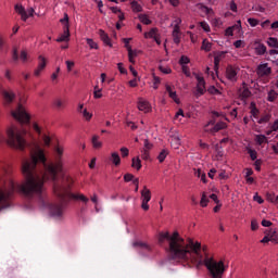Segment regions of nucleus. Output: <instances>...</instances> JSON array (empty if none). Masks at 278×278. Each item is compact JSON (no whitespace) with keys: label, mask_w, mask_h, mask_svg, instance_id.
<instances>
[{"label":"nucleus","mask_w":278,"mask_h":278,"mask_svg":"<svg viewBox=\"0 0 278 278\" xmlns=\"http://www.w3.org/2000/svg\"><path fill=\"white\" fill-rule=\"evenodd\" d=\"M230 10L231 12H238V4L233 0L230 2Z\"/></svg>","instance_id":"obj_61"},{"label":"nucleus","mask_w":278,"mask_h":278,"mask_svg":"<svg viewBox=\"0 0 278 278\" xmlns=\"http://www.w3.org/2000/svg\"><path fill=\"white\" fill-rule=\"evenodd\" d=\"M248 153H249L252 162H255V160H257V151H255L253 149H248Z\"/></svg>","instance_id":"obj_38"},{"label":"nucleus","mask_w":278,"mask_h":278,"mask_svg":"<svg viewBox=\"0 0 278 278\" xmlns=\"http://www.w3.org/2000/svg\"><path fill=\"white\" fill-rule=\"evenodd\" d=\"M157 36V28H151L150 31L144 34L146 38H155Z\"/></svg>","instance_id":"obj_33"},{"label":"nucleus","mask_w":278,"mask_h":278,"mask_svg":"<svg viewBox=\"0 0 278 278\" xmlns=\"http://www.w3.org/2000/svg\"><path fill=\"white\" fill-rule=\"evenodd\" d=\"M172 36L175 45H179V42H181V30L177 27L173 30Z\"/></svg>","instance_id":"obj_16"},{"label":"nucleus","mask_w":278,"mask_h":278,"mask_svg":"<svg viewBox=\"0 0 278 278\" xmlns=\"http://www.w3.org/2000/svg\"><path fill=\"white\" fill-rule=\"evenodd\" d=\"M215 125H216V119H215V118L208 121L207 124L204 125V131H205L206 134H210V131H211V129H212V128H210V126L214 127Z\"/></svg>","instance_id":"obj_28"},{"label":"nucleus","mask_w":278,"mask_h":278,"mask_svg":"<svg viewBox=\"0 0 278 278\" xmlns=\"http://www.w3.org/2000/svg\"><path fill=\"white\" fill-rule=\"evenodd\" d=\"M200 26L202 27V29H204L205 31H210V24H207V22H201Z\"/></svg>","instance_id":"obj_56"},{"label":"nucleus","mask_w":278,"mask_h":278,"mask_svg":"<svg viewBox=\"0 0 278 278\" xmlns=\"http://www.w3.org/2000/svg\"><path fill=\"white\" fill-rule=\"evenodd\" d=\"M117 68L122 75H127V70L123 67V63H118Z\"/></svg>","instance_id":"obj_55"},{"label":"nucleus","mask_w":278,"mask_h":278,"mask_svg":"<svg viewBox=\"0 0 278 278\" xmlns=\"http://www.w3.org/2000/svg\"><path fill=\"white\" fill-rule=\"evenodd\" d=\"M153 149V143L149 142V139H144L143 151H151Z\"/></svg>","instance_id":"obj_37"},{"label":"nucleus","mask_w":278,"mask_h":278,"mask_svg":"<svg viewBox=\"0 0 278 278\" xmlns=\"http://www.w3.org/2000/svg\"><path fill=\"white\" fill-rule=\"evenodd\" d=\"M122 157H127L129 155V149L121 148Z\"/></svg>","instance_id":"obj_59"},{"label":"nucleus","mask_w":278,"mask_h":278,"mask_svg":"<svg viewBox=\"0 0 278 278\" xmlns=\"http://www.w3.org/2000/svg\"><path fill=\"white\" fill-rule=\"evenodd\" d=\"M268 121H270V115L266 114L258 119V125H263V123H268Z\"/></svg>","instance_id":"obj_46"},{"label":"nucleus","mask_w":278,"mask_h":278,"mask_svg":"<svg viewBox=\"0 0 278 278\" xmlns=\"http://www.w3.org/2000/svg\"><path fill=\"white\" fill-rule=\"evenodd\" d=\"M59 74H60V67H56V71L51 75L52 81H55V79H58Z\"/></svg>","instance_id":"obj_63"},{"label":"nucleus","mask_w":278,"mask_h":278,"mask_svg":"<svg viewBox=\"0 0 278 278\" xmlns=\"http://www.w3.org/2000/svg\"><path fill=\"white\" fill-rule=\"evenodd\" d=\"M255 142L262 147L264 142H268V139L266 138V135H256L255 136Z\"/></svg>","instance_id":"obj_23"},{"label":"nucleus","mask_w":278,"mask_h":278,"mask_svg":"<svg viewBox=\"0 0 278 278\" xmlns=\"http://www.w3.org/2000/svg\"><path fill=\"white\" fill-rule=\"evenodd\" d=\"M99 36H100L102 42H104V45H106L108 47H112V41H111V39H110V36H108V35L103 31V29H100V30H99Z\"/></svg>","instance_id":"obj_15"},{"label":"nucleus","mask_w":278,"mask_h":278,"mask_svg":"<svg viewBox=\"0 0 278 278\" xmlns=\"http://www.w3.org/2000/svg\"><path fill=\"white\" fill-rule=\"evenodd\" d=\"M27 131L21 130L18 128L11 127L7 130L5 137L0 136V142H8L9 147H12L13 149H18L20 151H25V148L27 147V141L25 140Z\"/></svg>","instance_id":"obj_3"},{"label":"nucleus","mask_w":278,"mask_h":278,"mask_svg":"<svg viewBox=\"0 0 278 278\" xmlns=\"http://www.w3.org/2000/svg\"><path fill=\"white\" fill-rule=\"evenodd\" d=\"M207 92H208L210 94H220V90H218V89L215 88L214 86L208 87Z\"/></svg>","instance_id":"obj_45"},{"label":"nucleus","mask_w":278,"mask_h":278,"mask_svg":"<svg viewBox=\"0 0 278 278\" xmlns=\"http://www.w3.org/2000/svg\"><path fill=\"white\" fill-rule=\"evenodd\" d=\"M65 64H66V66H67L68 73H71V71H73V66H75V62H73V61H66Z\"/></svg>","instance_id":"obj_57"},{"label":"nucleus","mask_w":278,"mask_h":278,"mask_svg":"<svg viewBox=\"0 0 278 278\" xmlns=\"http://www.w3.org/2000/svg\"><path fill=\"white\" fill-rule=\"evenodd\" d=\"M248 23L251 27H257V25H260V21H257L253 17L248 18Z\"/></svg>","instance_id":"obj_44"},{"label":"nucleus","mask_w":278,"mask_h":278,"mask_svg":"<svg viewBox=\"0 0 278 278\" xmlns=\"http://www.w3.org/2000/svg\"><path fill=\"white\" fill-rule=\"evenodd\" d=\"M71 40V28L63 27V34L56 39V42H68Z\"/></svg>","instance_id":"obj_10"},{"label":"nucleus","mask_w":278,"mask_h":278,"mask_svg":"<svg viewBox=\"0 0 278 278\" xmlns=\"http://www.w3.org/2000/svg\"><path fill=\"white\" fill-rule=\"evenodd\" d=\"M202 49L203 51H212V43L207 41V39H204L202 41Z\"/></svg>","instance_id":"obj_34"},{"label":"nucleus","mask_w":278,"mask_h":278,"mask_svg":"<svg viewBox=\"0 0 278 278\" xmlns=\"http://www.w3.org/2000/svg\"><path fill=\"white\" fill-rule=\"evenodd\" d=\"M87 45L90 49H99V45L94 40L87 38Z\"/></svg>","instance_id":"obj_39"},{"label":"nucleus","mask_w":278,"mask_h":278,"mask_svg":"<svg viewBox=\"0 0 278 278\" xmlns=\"http://www.w3.org/2000/svg\"><path fill=\"white\" fill-rule=\"evenodd\" d=\"M240 70L238 67H235L233 65H228L226 67V79L228 81H231L232 84H236L238 81V72Z\"/></svg>","instance_id":"obj_6"},{"label":"nucleus","mask_w":278,"mask_h":278,"mask_svg":"<svg viewBox=\"0 0 278 278\" xmlns=\"http://www.w3.org/2000/svg\"><path fill=\"white\" fill-rule=\"evenodd\" d=\"M277 97H278L277 91H275V90L271 89V90L268 92V94H267V101H269V103H273L274 101L277 100Z\"/></svg>","instance_id":"obj_26"},{"label":"nucleus","mask_w":278,"mask_h":278,"mask_svg":"<svg viewBox=\"0 0 278 278\" xmlns=\"http://www.w3.org/2000/svg\"><path fill=\"white\" fill-rule=\"evenodd\" d=\"M225 58V52H218L215 56H214V68L215 71H218L219 66H220V60H223Z\"/></svg>","instance_id":"obj_14"},{"label":"nucleus","mask_w":278,"mask_h":278,"mask_svg":"<svg viewBox=\"0 0 278 278\" xmlns=\"http://www.w3.org/2000/svg\"><path fill=\"white\" fill-rule=\"evenodd\" d=\"M139 21L143 23V25H151V21L149 20V16H147V14H140Z\"/></svg>","instance_id":"obj_32"},{"label":"nucleus","mask_w":278,"mask_h":278,"mask_svg":"<svg viewBox=\"0 0 278 278\" xmlns=\"http://www.w3.org/2000/svg\"><path fill=\"white\" fill-rule=\"evenodd\" d=\"M134 180V174H126L124 176V181L129 182Z\"/></svg>","instance_id":"obj_60"},{"label":"nucleus","mask_w":278,"mask_h":278,"mask_svg":"<svg viewBox=\"0 0 278 278\" xmlns=\"http://www.w3.org/2000/svg\"><path fill=\"white\" fill-rule=\"evenodd\" d=\"M3 100L5 105H10L14 101V92L4 90L2 91Z\"/></svg>","instance_id":"obj_13"},{"label":"nucleus","mask_w":278,"mask_h":278,"mask_svg":"<svg viewBox=\"0 0 278 278\" xmlns=\"http://www.w3.org/2000/svg\"><path fill=\"white\" fill-rule=\"evenodd\" d=\"M11 116L22 125H28L30 117L27 114L25 108L22 104H18L15 111H11Z\"/></svg>","instance_id":"obj_4"},{"label":"nucleus","mask_w":278,"mask_h":278,"mask_svg":"<svg viewBox=\"0 0 278 278\" xmlns=\"http://www.w3.org/2000/svg\"><path fill=\"white\" fill-rule=\"evenodd\" d=\"M60 23H62L63 27H67V29H71V25L68 24L67 13H64V17L60 20Z\"/></svg>","instance_id":"obj_30"},{"label":"nucleus","mask_w":278,"mask_h":278,"mask_svg":"<svg viewBox=\"0 0 278 278\" xmlns=\"http://www.w3.org/2000/svg\"><path fill=\"white\" fill-rule=\"evenodd\" d=\"M253 200L256 201V203H258L260 205L264 203V199H262V197H260V194L257 193L254 194Z\"/></svg>","instance_id":"obj_52"},{"label":"nucleus","mask_w":278,"mask_h":278,"mask_svg":"<svg viewBox=\"0 0 278 278\" xmlns=\"http://www.w3.org/2000/svg\"><path fill=\"white\" fill-rule=\"evenodd\" d=\"M93 97L94 99H101V97H103V94L101 93V89L97 90V86L94 87Z\"/></svg>","instance_id":"obj_51"},{"label":"nucleus","mask_w":278,"mask_h":278,"mask_svg":"<svg viewBox=\"0 0 278 278\" xmlns=\"http://www.w3.org/2000/svg\"><path fill=\"white\" fill-rule=\"evenodd\" d=\"M141 207L144 210V212H149V201H151V190H149L147 187H143V190L141 191Z\"/></svg>","instance_id":"obj_5"},{"label":"nucleus","mask_w":278,"mask_h":278,"mask_svg":"<svg viewBox=\"0 0 278 278\" xmlns=\"http://www.w3.org/2000/svg\"><path fill=\"white\" fill-rule=\"evenodd\" d=\"M39 68H47V59L42 55L38 56V66Z\"/></svg>","instance_id":"obj_27"},{"label":"nucleus","mask_w":278,"mask_h":278,"mask_svg":"<svg viewBox=\"0 0 278 278\" xmlns=\"http://www.w3.org/2000/svg\"><path fill=\"white\" fill-rule=\"evenodd\" d=\"M255 52L257 55H264V53H266V47L264 43H258L256 47H255Z\"/></svg>","instance_id":"obj_24"},{"label":"nucleus","mask_w":278,"mask_h":278,"mask_svg":"<svg viewBox=\"0 0 278 278\" xmlns=\"http://www.w3.org/2000/svg\"><path fill=\"white\" fill-rule=\"evenodd\" d=\"M167 156H168V151L162 150L160 152V154L157 155V160H159L160 164H162V162H164V160H166Z\"/></svg>","instance_id":"obj_29"},{"label":"nucleus","mask_w":278,"mask_h":278,"mask_svg":"<svg viewBox=\"0 0 278 278\" xmlns=\"http://www.w3.org/2000/svg\"><path fill=\"white\" fill-rule=\"evenodd\" d=\"M20 59L22 62H27V52L25 50L21 52Z\"/></svg>","instance_id":"obj_62"},{"label":"nucleus","mask_w":278,"mask_h":278,"mask_svg":"<svg viewBox=\"0 0 278 278\" xmlns=\"http://www.w3.org/2000/svg\"><path fill=\"white\" fill-rule=\"evenodd\" d=\"M131 167L136 168L137 170H140V168H142V162L140 161V157L132 159Z\"/></svg>","instance_id":"obj_22"},{"label":"nucleus","mask_w":278,"mask_h":278,"mask_svg":"<svg viewBox=\"0 0 278 278\" xmlns=\"http://www.w3.org/2000/svg\"><path fill=\"white\" fill-rule=\"evenodd\" d=\"M222 129H227V123L225 122L216 123V125L212 127L211 130H208V134H212L214 136V134H218V131H222Z\"/></svg>","instance_id":"obj_12"},{"label":"nucleus","mask_w":278,"mask_h":278,"mask_svg":"<svg viewBox=\"0 0 278 278\" xmlns=\"http://www.w3.org/2000/svg\"><path fill=\"white\" fill-rule=\"evenodd\" d=\"M233 47H236V49H242V47H244V41L237 40L233 42Z\"/></svg>","instance_id":"obj_53"},{"label":"nucleus","mask_w":278,"mask_h":278,"mask_svg":"<svg viewBox=\"0 0 278 278\" xmlns=\"http://www.w3.org/2000/svg\"><path fill=\"white\" fill-rule=\"evenodd\" d=\"M169 94V98L173 99V101H175V103H179V99L177 98V91H173Z\"/></svg>","instance_id":"obj_54"},{"label":"nucleus","mask_w":278,"mask_h":278,"mask_svg":"<svg viewBox=\"0 0 278 278\" xmlns=\"http://www.w3.org/2000/svg\"><path fill=\"white\" fill-rule=\"evenodd\" d=\"M161 79L157 76H154V90H157V86H160Z\"/></svg>","instance_id":"obj_64"},{"label":"nucleus","mask_w":278,"mask_h":278,"mask_svg":"<svg viewBox=\"0 0 278 278\" xmlns=\"http://www.w3.org/2000/svg\"><path fill=\"white\" fill-rule=\"evenodd\" d=\"M269 239H270V242H275L276 244L278 243V233L277 231H273L269 233Z\"/></svg>","instance_id":"obj_41"},{"label":"nucleus","mask_w":278,"mask_h":278,"mask_svg":"<svg viewBox=\"0 0 278 278\" xmlns=\"http://www.w3.org/2000/svg\"><path fill=\"white\" fill-rule=\"evenodd\" d=\"M195 79L198 81L195 97H202V94H205V78L195 74Z\"/></svg>","instance_id":"obj_7"},{"label":"nucleus","mask_w":278,"mask_h":278,"mask_svg":"<svg viewBox=\"0 0 278 278\" xmlns=\"http://www.w3.org/2000/svg\"><path fill=\"white\" fill-rule=\"evenodd\" d=\"M54 105L58 108V110H62V108L65 105V102L62 99H56L54 100Z\"/></svg>","instance_id":"obj_40"},{"label":"nucleus","mask_w":278,"mask_h":278,"mask_svg":"<svg viewBox=\"0 0 278 278\" xmlns=\"http://www.w3.org/2000/svg\"><path fill=\"white\" fill-rule=\"evenodd\" d=\"M83 116L85 119L90 121V118H92V113L88 112V110L85 109L83 111Z\"/></svg>","instance_id":"obj_50"},{"label":"nucleus","mask_w":278,"mask_h":278,"mask_svg":"<svg viewBox=\"0 0 278 278\" xmlns=\"http://www.w3.org/2000/svg\"><path fill=\"white\" fill-rule=\"evenodd\" d=\"M132 247L135 249H140V251H143V254L151 253V247L142 241H135L132 243Z\"/></svg>","instance_id":"obj_9"},{"label":"nucleus","mask_w":278,"mask_h":278,"mask_svg":"<svg viewBox=\"0 0 278 278\" xmlns=\"http://www.w3.org/2000/svg\"><path fill=\"white\" fill-rule=\"evenodd\" d=\"M239 97L241 101H245V99H249V97H251V90H249V88L240 89Z\"/></svg>","instance_id":"obj_18"},{"label":"nucleus","mask_w":278,"mask_h":278,"mask_svg":"<svg viewBox=\"0 0 278 278\" xmlns=\"http://www.w3.org/2000/svg\"><path fill=\"white\" fill-rule=\"evenodd\" d=\"M111 162H113L115 166H121V155L118 152H113L111 154Z\"/></svg>","instance_id":"obj_21"},{"label":"nucleus","mask_w":278,"mask_h":278,"mask_svg":"<svg viewBox=\"0 0 278 278\" xmlns=\"http://www.w3.org/2000/svg\"><path fill=\"white\" fill-rule=\"evenodd\" d=\"M131 9H132V12H142V5H140L136 1L131 2Z\"/></svg>","instance_id":"obj_35"},{"label":"nucleus","mask_w":278,"mask_h":278,"mask_svg":"<svg viewBox=\"0 0 278 278\" xmlns=\"http://www.w3.org/2000/svg\"><path fill=\"white\" fill-rule=\"evenodd\" d=\"M233 31H237V34H240L242 31V21H238L237 24L233 26H230Z\"/></svg>","instance_id":"obj_31"},{"label":"nucleus","mask_w":278,"mask_h":278,"mask_svg":"<svg viewBox=\"0 0 278 278\" xmlns=\"http://www.w3.org/2000/svg\"><path fill=\"white\" fill-rule=\"evenodd\" d=\"M273 73V70L268 67V63H264L257 66V75L260 77H266Z\"/></svg>","instance_id":"obj_8"},{"label":"nucleus","mask_w":278,"mask_h":278,"mask_svg":"<svg viewBox=\"0 0 278 278\" xmlns=\"http://www.w3.org/2000/svg\"><path fill=\"white\" fill-rule=\"evenodd\" d=\"M30 157L22 163V174L24 181L20 185L9 179L0 186V212L10 207L14 192L22 194L25 199H38L42 205L45 203V181H51L53 193L61 201V204H52L50 214L55 218H62L64 214V203H68L71 199L81 201L87 204L90 199L81 193H72L73 178L64 172V148L54 147V159L47 163L45 150L38 142H34L29 147Z\"/></svg>","instance_id":"obj_1"},{"label":"nucleus","mask_w":278,"mask_h":278,"mask_svg":"<svg viewBox=\"0 0 278 278\" xmlns=\"http://www.w3.org/2000/svg\"><path fill=\"white\" fill-rule=\"evenodd\" d=\"M141 157L142 160H149L150 155H149V150H142L141 151Z\"/></svg>","instance_id":"obj_58"},{"label":"nucleus","mask_w":278,"mask_h":278,"mask_svg":"<svg viewBox=\"0 0 278 278\" xmlns=\"http://www.w3.org/2000/svg\"><path fill=\"white\" fill-rule=\"evenodd\" d=\"M159 70L161 71V73H164V75H170V73H173V70H170V67L160 66Z\"/></svg>","instance_id":"obj_48"},{"label":"nucleus","mask_w":278,"mask_h":278,"mask_svg":"<svg viewBox=\"0 0 278 278\" xmlns=\"http://www.w3.org/2000/svg\"><path fill=\"white\" fill-rule=\"evenodd\" d=\"M91 143L93 149H101L103 147V142L99 141V136L97 135L92 136Z\"/></svg>","instance_id":"obj_19"},{"label":"nucleus","mask_w":278,"mask_h":278,"mask_svg":"<svg viewBox=\"0 0 278 278\" xmlns=\"http://www.w3.org/2000/svg\"><path fill=\"white\" fill-rule=\"evenodd\" d=\"M268 47H271L273 49H278V40L275 37H269L267 39Z\"/></svg>","instance_id":"obj_25"},{"label":"nucleus","mask_w":278,"mask_h":278,"mask_svg":"<svg viewBox=\"0 0 278 278\" xmlns=\"http://www.w3.org/2000/svg\"><path fill=\"white\" fill-rule=\"evenodd\" d=\"M201 10L204 12V14H207V15L214 14V10L206 5H201Z\"/></svg>","instance_id":"obj_42"},{"label":"nucleus","mask_w":278,"mask_h":278,"mask_svg":"<svg viewBox=\"0 0 278 278\" xmlns=\"http://www.w3.org/2000/svg\"><path fill=\"white\" fill-rule=\"evenodd\" d=\"M157 242L165 249L169 260L192 264L195 268L206 266L211 278H223L227 270L225 262L208 257L207 250L201 247V242L192 239L185 240L177 231L172 235L169 231L159 232Z\"/></svg>","instance_id":"obj_2"},{"label":"nucleus","mask_w":278,"mask_h":278,"mask_svg":"<svg viewBox=\"0 0 278 278\" xmlns=\"http://www.w3.org/2000/svg\"><path fill=\"white\" fill-rule=\"evenodd\" d=\"M138 110H140V112H144L147 114V113L151 112V104L147 100L139 99Z\"/></svg>","instance_id":"obj_11"},{"label":"nucleus","mask_w":278,"mask_h":278,"mask_svg":"<svg viewBox=\"0 0 278 278\" xmlns=\"http://www.w3.org/2000/svg\"><path fill=\"white\" fill-rule=\"evenodd\" d=\"M207 203H210V200L207 199V195H205V193H203L201 201H200L201 207H207Z\"/></svg>","instance_id":"obj_36"},{"label":"nucleus","mask_w":278,"mask_h":278,"mask_svg":"<svg viewBox=\"0 0 278 278\" xmlns=\"http://www.w3.org/2000/svg\"><path fill=\"white\" fill-rule=\"evenodd\" d=\"M172 25L174 26V29H180L179 26L181 25V18L177 17Z\"/></svg>","instance_id":"obj_49"},{"label":"nucleus","mask_w":278,"mask_h":278,"mask_svg":"<svg viewBox=\"0 0 278 278\" xmlns=\"http://www.w3.org/2000/svg\"><path fill=\"white\" fill-rule=\"evenodd\" d=\"M15 11L17 12V14H21L22 21H27L28 15H27V11H25V8L16 4L15 5Z\"/></svg>","instance_id":"obj_17"},{"label":"nucleus","mask_w":278,"mask_h":278,"mask_svg":"<svg viewBox=\"0 0 278 278\" xmlns=\"http://www.w3.org/2000/svg\"><path fill=\"white\" fill-rule=\"evenodd\" d=\"M250 109H251V116H253V118H260V110L257 109L254 102H251Z\"/></svg>","instance_id":"obj_20"},{"label":"nucleus","mask_w":278,"mask_h":278,"mask_svg":"<svg viewBox=\"0 0 278 278\" xmlns=\"http://www.w3.org/2000/svg\"><path fill=\"white\" fill-rule=\"evenodd\" d=\"M45 147H51V137L43 135L42 137Z\"/></svg>","instance_id":"obj_47"},{"label":"nucleus","mask_w":278,"mask_h":278,"mask_svg":"<svg viewBox=\"0 0 278 278\" xmlns=\"http://www.w3.org/2000/svg\"><path fill=\"white\" fill-rule=\"evenodd\" d=\"M179 64H180L181 66H186V64H190V59H189L188 56H186V55H182V56L180 58V60H179Z\"/></svg>","instance_id":"obj_43"}]
</instances>
